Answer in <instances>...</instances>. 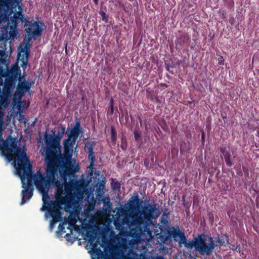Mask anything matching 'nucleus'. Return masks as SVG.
Here are the masks:
<instances>
[{
	"mask_svg": "<svg viewBox=\"0 0 259 259\" xmlns=\"http://www.w3.org/2000/svg\"><path fill=\"white\" fill-rule=\"evenodd\" d=\"M66 237H68V236H70V234H67L66 235Z\"/></svg>",
	"mask_w": 259,
	"mask_h": 259,
	"instance_id": "nucleus-47",
	"label": "nucleus"
},
{
	"mask_svg": "<svg viewBox=\"0 0 259 259\" xmlns=\"http://www.w3.org/2000/svg\"><path fill=\"white\" fill-rule=\"evenodd\" d=\"M21 52L22 54L19 53L18 54V58H20L22 62L21 66L23 68H26L28 64V58L30 54L29 46L26 45L23 49H22Z\"/></svg>",
	"mask_w": 259,
	"mask_h": 259,
	"instance_id": "nucleus-13",
	"label": "nucleus"
},
{
	"mask_svg": "<svg viewBox=\"0 0 259 259\" xmlns=\"http://www.w3.org/2000/svg\"><path fill=\"white\" fill-rule=\"evenodd\" d=\"M155 100L157 103H160V100L157 96L155 98Z\"/></svg>",
	"mask_w": 259,
	"mask_h": 259,
	"instance_id": "nucleus-41",
	"label": "nucleus"
},
{
	"mask_svg": "<svg viewBox=\"0 0 259 259\" xmlns=\"http://www.w3.org/2000/svg\"><path fill=\"white\" fill-rule=\"evenodd\" d=\"M224 156L226 165L229 167L232 166L233 163L231 159V154L230 152H226V153L224 155Z\"/></svg>",
	"mask_w": 259,
	"mask_h": 259,
	"instance_id": "nucleus-21",
	"label": "nucleus"
},
{
	"mask_svg": "<svg viewBox=\"0 0 259 259\" xmlns=\"http://www.w3.org/2000/svg\"><path fill=\"white\" fill-rule=\"evenodd\" d=\"M219 150L223 154V155L226 153V152H229V151L227 150V147L225 146H221L219 148Z\"/></svg>",
	"mask_w": 259,
	"mask_h": 259,
	"instance_id": "nucleus-31",
	"label": "nucleus"
},
{
	"mask_svg": "<svg viewBox=\"0 0 259 259\" xmlns=\"http://www.w3.org/2000/svg\"><path fill=\"white\" fill-rule=\"evenodd\" d=\"M206 241V237L204 233L199 234L194 238L193 248L202 255H211L216 246L213 238L211 236L208 238V244Z\"/></svg>",
	"mask_w": 259,
	"mask_h": 259,
	"instance_id": "nucleus-5",
	"label": "nucleus"
},
{
	"mask_svg": "<svg viewBox=\"0 0 259 259\" xmlns=\"http://www.w3.org/2000/svg\"><path fill=\"white\" fill-rule=\"evenodd\" d=\"M13 89L4 85L2 95L11 97L12 91Z\"/></svg>",
	"mask_w": 259,
	"mask_h": 259,
	"instance_id": "nucleus-24",
	"label": "nucleus"
},
{
	"mask_svg": "<svg viewBox=\"0 0 259 259\" xmlns=\"http://www.w3.org/2000/svg\"><path fill=\"white\" fill-rule=\"evenodd\" d=\"M123 9H124V10L125 11H126V8H125L124 7V8H123Z\"/></svg>",
	"mask_w": 259,
	"mask_h": 259,
	"instance_id": "nucleus-49",
	"label": "nucleus"
},
{
	"mask_svg": "<svg viewBox=\"0 0 259 259\" xmlns=\"http://www.w3.org/2000/svg\"><path fill=\"white\" fill-rule=\"evenodd\" d=\"M95 145V142L88 141L85 143L84 150L88 154V157H95L94 152V147Z\"/></svg>",
	"mask_w": 259,
	"mask_h": 259,
	"instance_id": "nucleus-17",
	"label": "nucleus"
},
{
	"mask_svg": "<svg viewBox=\"0 0 259 259\" xmlns=\"http://www.w3.org/2000/svg\"><path fill=\"white\" fill-rule=\"evenodd\" d=\"M111 141L113 144H115L116 141L117 134L114 126L111 127Z\"/></svg>",
	"mask_w": 259,
	"mask_h": 259,
	"instance_id": "nucleus-25",
	"label": "nucleus"
},
{
	"mask_svg": "<svg viewBox=\"0 0 259 259\" xmlns=\"http://www.w3.org/2000/svg\"><path fill=\"white\" fill-rule=\"evenodd\" d=\"M58 229H59V231L60 232L61 234H62L63 233L65 232V231H64L65 228L63 225H61V224H60L58 226Z\"/></svg>",
	"mask_w": 259,
	"mask_h": 259,
	"instance_id": "nucleus-34",
	"label": "nucleus"
},
{
	"mask_svg": "<svg viewBox=\"0 0 259 259\" xmlns=\"http://www.w3.org/2000/svg\"><path fill=\"white\" fill-rule=\"evenodd\" d=\"M205 139V134L204 132H202V135H201V140L202 142H204Z\"/></svg>",
	"mask_w": 259,
	"mask_h": 259,
	"instance_id": "nucleus-37",
	"label": "nucleus"
},
{
	"mask_svg": "<svg viewBox=\"0 0 259 259\" xmlns=\"http://www.w3.org/2000/svg\"><path fill=\"white\" fill-rule=\"evenodd\" d=\"M22 12L21 11H16L13 14V16L10 18L8 21V24H14L15 26H18L19 22L26 24V21H28Z\"/></svg>",
	"mask_w": 259,
	"mask_h": 259,
	"instance_id": "nucleus-11",
	"label": "nucleus"
},
{
	"mask_svg": "<svg viewBox=\"0 0 259 259\" xmlns=\"http://www.w3.org/2000/svg\"><path fill=\"white\" fill-rule=\"evenodd\" d=\"M218 63L219 64L222 65L224 64V60L222 56H220L218 58Z\"/></svg>",
	"mask_w": 259,
	"mask_h": 259,
	"instance_id": "nucleus-35",
	"label": "nucleus"
},
{
	"mask_svg": "<svg viewBox=\"0 0 259 259\" xmlns=\"http://www.w3.org/2000/svg\"><path fill=\"white\" fill-rule=\"evenodd\" d=\"M99 13L101 16L102 20L105 23H107L108 21V16L101 10L99 11Z\"/></svg>",
	"mask_w": 259,
	"mask_h": 259,
	"instance_id": "nucleus-27",
	"label": "nucleus"
},
{
	"mask_svg": "<svg viewBox=\"0 0 259 259\" xmlns=\"http://www.w3.org/2000/svg\"><path fill=\"white\" fill-rule=\"evenodd\" d=\"M103 202L105 205H107L109 207H110L111 205V203L110 202V200L109 198H105L103 200Z\"/></svg>",
	"mask_w": 259,
	"mask_h": 259,
	"instance_id": "nucleus-32",
	"label": "nucleus"
},
{
	"mask_svg": "<svg viewBox=\"0 0 259 259\" xmlns=\"http://www.w3.org/2000/svg\"><path fill=\"white\" fill-rule=\"evenodd\" d=\"M110 111L107 112L108 114L112 115L114 112V101L112 98L111 99L110 101Z\"/></svg>",
	"mask_w": 259,
	"mask_h": 259,
	"instance_id": "nucleus-28",
	"label": "nucleus"
},
{
	"mask_svg": "<svg viewBox=\"0 0 259 259\" xmlns=\"http://www.w3.org/2000/svg\"><path fill=\"white\" fill-rule=\"evenodd\" d=\"M147 202L148 204L144 206L142 210L132 217V224L136 227L131 230V233L136 238L145 235L151 236L152 231L149 228L150 225L153 220L157 218L160 214L156 204L151 205L148 201Z\"/></svg>",
	"mask_w": 259,
	"mask_h": 259,
	"instance_id": "nucleus-3",
	"label": "nucleus"
},
{
	"mask_svg": "<svg viewBox=\"0 0 259 259\" xmlns=\"http://www.w3.org/2000/svg\"><path fill=\"white\" fill-rule=\"evenodd\" d=\"M120 184L117 182L115 183L114 186V189H115L116 188H119L120 187Z\"/></svg>",
	"mask_w": 259,
	"mask_h": 259,
	"instance_id": "nucleus-36",
	"label": "nucleus"
},
{
	"mask_svg": "<svg viewBox=\"0 0 259 259\" xmlns=\"http://www.w3.org/2000/svg\"><path fill=\"white\" fill-rule=\"evenodd\" d=\"M121 148H122V149H123V150L124 149V146H121Z\"/></svg>",
	"mask_w": 259,
	"mask_h": 259,
	"instance_id": "nucleus-51",
	"label": "nucleus"
},
{
	"mask_svg": "<svg viewBox=\"0 0 259 259\" xmlns=\"http://www.w3.org/2000/svg\"><path fill=\"white\" fill-rule=\"evenodd\" d=\"M166 69L167 70L169 71V66L166 65Z\"/></svg>",
	"mask_w": 259,
	"mask_h": 259,
	"instance_id": "nucleus-44",
	"label": "nucleus"
},
{
	"mask_svg": "<svg viewBox=\"0 0 259 259\" xmlns=\"http://www.w3.org/2000/svg\"><path fill=\"white\" fill-rule=\"evenodd\" d=\"M193 102V101H188L189 104H191Z\"/></svg>",
	"mask_w": 259,
	"mask_h": 259,
	"instance_id": "nucleus-46",
	"label": "nucleus"
},
{
	"mask_svg": "<svg viewBox=\"0 0 259 259\" xmlns=\"http://www.w3.org/2000/svg\"><path fill=\"white\" fill-rule=\"evenodd\" d=\"M168 214V213H166L165 212H163V214H162V215H163V216H164V215H167Z\"/></svg>",
	"mask_w": 259,
	"mask_h": 259,
	"instance_id": "nucleus-45",
	"label": "nucleus"
},
{
	"mask_svg": "<svg viewBox=\"0 0 259 259\" xmlns=\"http://www.w3.org/2000/svg\"><path fill=\"white\" fill-rule=\"evenodd\" d=\"M2 122L0 121V136H1V133L2 132Z\"/></svg>",
	"mask_w": 259,
	"mask_h": 259,
	"instance_id": "nucleus-40",
	"label": "nucleus"
},
{
	"mask_svg": "<svg viewBox=\"0 0 259 259\" xmlns=\"http://www.w3.org/2000/svg\"><path fill=\"white\" fill-rule=\"evenodd\" d=\"M96 250H97V253L96 254L98 255V256H99L100 254H102V251L100 249H96Z\"/></svg>",
	"mask_w": 259,
	"mask_h": 259,
	"instance_id": "nucleus-38",
	"label": "nucleus"
},
{
	"mask_svg": "<svg viewBox=\"0 0 259 259\" xmlns=\"http://www.w3.org/2000/svg\"><path fill=\"white\" fill-rule=\"evenodd\" d=\"M18 8L19 11H21V12H22V10H23V9H22V7H21V6H18Z\"/></svg>",
	"mask_w": 259,
	"mask_h": 259,
	"instance_id": "nucleus-42",
	"label": "nucleus"
},
{
	"mask_svg": "<svg viewBox=\"0 0 259 259\" xmlns=\"http://www.w3.org/2000/svg\"><path fill=\"white\" fill-rule=\"evenodd\" d=\"M42 26H45L43 22L34 20L26 21L24 27L25 31L28 35V40H31L32 37L40 36L42 32V29L41 28Z\"/></svg>",
	"mask_w": 259,
	"mask_h": 259,
	"instance_id": "nucleus-8",
	"label": "nucleus"
},
{
	"mask_svg": "<svg viewBox=\"0 0 259 259\" xmlns=\"http://www.w3.org/2000/svg\"><path fill=\"white\" fill-rule=\"evenodd\" d=\"M93 2L96 5H97L98 4L99 0H93Z\"/></svg>",
	"mask_w": 259,
	"mask_h": 259,
	"instance_id": "nucleus-43",
	"label": "nucleus"
},
{
	"mask_svg": "<svg viewBox=\"0 0 259 259\" xmlns=\"http://www.w3.org/2000/svg\"><path fill=\"white\" fill-rule=\"evenodd\" d=\"M66 47H67V44L66 45ZM67 48H66V52H67Z\"/></svg>",
	"mask_w": 259,
	"mask_h": 259,
	"instance_id": "nucleus-50",
	"label": "nucleus"
},
{
	"mask_svg": "<svg viewBox=\"0 0 259 259\" xmlns=\"http://www.w3.org/2000/svg\"><path fill=\"white\" fill-rule=\"evenodd\" d=\"M45 160L47 165V176H45L43 185H39V188L42 189L44 197L46 194L47 197L49 198L48 192L51 185L56 187L57 193L62 194L64 192L63 184L57 179L58 172L64 183H65V188L67 189L68 186L66 183L68 177L77 172L79 168L78 165L75 166V160L66 161L60 157L55 160Z\"/></svg>",
	"mask_w": 259,
	"mask_h": 259,
	"instance_id": "nucleus-2",
	"label": "nucleus"
},
{
	"mask_svg": "<svg viewBox=\"0 0 259 259\" xmlns=\"http://www.w3.org/2000/svg\"><path fill=\"white\" fill-rule=\"evenodd\" d=\"M22 0H0V23L5 19L14 3L19 4Z\"/></svg>",
	"mask_w": 259,
	"mask_h": 259,
	"instance_id": "nucleus-9",
	"label": "nucleus"
},
{
	"mask_svg": "<svg viewBox=\"0 0 259 259\" xmlns=\"http://www.w3.org/2000/svg\"><path fill=\"white\" fill-rule=\"evenodd\" d=\"M170 234L172 236L175 241H178V238H180L181 235H184L185 234L178 228V230L174 229Z\"/></svg>",
	"mask_w": 259,
	"mask_h": 259,
	"instance_id": "nucleus-20",
	"label": "nucleus"
},
{
	"mask_svg": "<svg viewBox=\"0 0 259 259\" xmlns=\"http://www.w3.org/2000/svg\"><path fill=\"white\" fill-rule=\"evenodd\" d=\"M123 9H124V10L125 11H126V8H125L124 7V8H123Z\"/></svg>",
	"mask_w": 259,
	"mask_h": 259,
	"instance_id": "nucleus-48",
	"label": "nucleus"
},
{
	"mask_svg": "<svg viewBox=\"0 0 259 259\" xmlns=\"http://www.w3.org/2000/svg\"><path fill=\"white\" fill-rule=\"evenodd\" d=\"M190 38L187 34H182L179 38H178L176 44V48L177 50L181 49L182 47L185 45L189 44Z\"/></svg>",
	"mask_w": 259,
	"mask_h": 259,
	"instance_id": "nucleus-15",
	"label": "nucleus"
},
{
	"mask_svg": "<svg viewBox=\"0 0 259 259\" xmlns=\"http://www.w3.org/2000/svg\"><path fill=\"white\" fill-rule=\"evenodd\" d=\"M0 149L9 161L15 158V166L16 172L20 176L22 185L33 186V181L34 185L41 193L42 189L39 188V184L43 185L45 176L40 171L33 174L32 165L26 155L25 146H23L22 148L18 147L17 139L10 135L6 140L3 141L2 144L0 145Z\"/></svg>",
	"mask_w": 259,
	"mask_h": 259,
	"instance_id": "nucleus-1",
	"label": "nucleus"
},
{
	"mask_svg": "<svg viewBox=\"0 0 259 259\" xmlns=\"http://www.w3.org/2000/svg\"><path fill=\"white\" fill-rule=\"evenodd\" d=\"M186 137L187 138H191V137H192V135H191V133H188L186 135Z\"/></svg>",
	"mask_w": 259,
	"mask_h": 259,
	"instance_id": "nucleus-39",
	"label": "nucleus"
},
{
	"mask_svg": "<svg viewBox=\"0 0 259 259\" xmlns=\"http://www.w3.org/2000/svg\"><path fill=\"white\" fill-rule=\"evenodd\" d=\"M134 134L135 140L137 142L139 141L141 139V134L136 130L134 131Z\"/></svg>",
	"mask_w": 259,
	"mask_h": 259,
	"instance_id": "nucleus-30",
	"label": "nucleus"
},
{
	"mask_svg": "<svg viewBox=\"0 0 259 259\" xmlns=\"http://www.w3.org/2000/svg\"><path fill=\"white\" fill-rule=\"evenodd\" d=\"M44 205L41 208L42 210H48L52 220L50 221V228H53L55 224L59 221L61 217V213L59 211L61 204H63L59 201H51V204L43 198Z\"/></svg>",
	"mask_w": 259,
	"mask_h": 259,
	"instance_id": "nucleus-7",
	"label": "nucleus"
},
{
	"mask_svg": "<svg viewBox=\"0 0 259 259\" xmlns=\"http://www.w3.org/2000/svg\"><path fill=\"white\" fill-rule=\"evenodd\" d=\"M133 259H150L149 257L145 254L142 253L137 257H134ZM151 259H165L163 256H158L155 258H152Z\"/></svg>",
	"mask_w": 259,
	"mask_h": 259,
	"instance_id": "nucleus-23",
	"label": "nucleus"
},
{
	"mask_svg": "<svg viewBox=\"0 0 259 259\" xmlns=\"http://www.w3.org/2000/svg\"><path fill=\"white\" fill-rule=\"evenodd\" d=\"M72 128L80 131V132H83L82 127L81 126L80 121L78 118L76 119L75 125Z\"/></svg>",
	"mask_w": 259,
	"mask_h": 259,
	"instance_id": "nucleus-26",
	"label": "nucleus"
},
{
	"mask_svg": "<svg viewBox=\"0 0 259 259\" xmlns=\"http://www.w3.org/2000/svg\"><path fill=\"white\" fill-rule=\"evenodd\" d=\"M128 206L130 209L132 210L138 211L140 206L143 201L139 198L137 193H135L134 196L129 199Z\"/></svg>",
	"mask_w": 259,
	"mask_h": 259,
	"instance_id": "nucleus-14",
	"label": "nucleus"
},
{
	"mask_svg": "<svg viewBox=\"0 0 259 259\" xmlns=\"http://www.w3.org/2000/svg\"><path fill=\"white\" fill-rule=\"evenodd\" d=\"M224 236L226 238V241H223L222 239H221L220 237H218L216 239L217 242L219 244V246H222L226 244H227L229 243V236L228 235L225 234Z\"/></svg>",
	"mask_w": 259,
	"mask_h": 259,
	"instance_id": "nucleus-22",
	"label": "nucleus"
},
{
	"mask_svg": "<svg viewBox=\"0 0 259 259\" xmlns=\"http://www.w3.org/2000/svg\"><path fill=\"white\" fill-rule=\"evenodd\" d=\"M83 132L72 128L70 133L67 134V138L63 142V153L62 155H60V157H62L63 159L66 161L75 160L72 158L73 146L79 136Z\"/></svg>",
	"mask_w": 259,
	"mask_h": 259,
	"instance_id": "nucleus-6",
	"label": "nucleus"
},
{
	"mask_svg": "<svg viewBox=\"0 0 259 259\" xmlns=\"http://www.w3.org/2000/svg\"><path fill=\"white\" fill-rule=\"evenodd\" d=\"M182 200L183 202L184 206L185 208L189 209L190 207V203L185 201V196L183 197Z\"/></svg>",
	"mask_w": 259,
	"mask_h": 259,
	"instance_id": "nucleus-33",
	"label": "nucleus"
},
{
	"mask_svg": "<svg viewBox=\"0 0 259 259\" xmlns=\"http://www.w3.org/2000/svg\"><path fill=\"white\" fill-rule=\"evenodd\" d=\"M88 159L90 161V163L89 166V167L91 169L92 171H93V169H94V166L95 165V157H89Z\"/></svg>",
	"mask_w": 259,
	"mask_h": 259,
	"instance_id": "nucleus-29",
	"label": "nucleus"
},
{
	"mask_svg": "<svg viewBox=\"0 0 259 259\" xmlns=\"http://www.w3.org/2000/svg\"><path fill=\"white\" fill-rule=\"evenodd\" d=\"M65 127L63 126L60 127V131L55 135V132L52 131V136L48 135L47 133L45 135V142L46 145L45 152V160H55L60 158L61 153V146L60 141L65 133Z\"/></svg>",
	"mask_w": 259,
	"mask_h": 259,
	"instance_id": "nucleus-4",
	"label": "nucleus"
},
{
	"mask_svg": "<svg viewBox=\"0 0 259 259\" xmlns=\"http://www.w3.org/2000/svg\"><path fill=\"white\" fill-rule=\"evenodd\" d=\"M180 243L184 244V246L188 249H192L194 245V239L191 241H187V238L185 235H181L180 238Z\"/></svg>",
	"mask_w": 259,
	"mask_h": 259,
	"instance_id": "nucleus-19",
	"label": "nucleus"
},
{
	"mask_svg": "<svg viewBox=\"0 0 259 259\" xmlns=\"http://www.w3.org/2000/svg\"><path fill=\"white\" fill-rule=\"evenodd\" d=\"M24 78V76H20L18 78V84L17 86L16 92L18 94L22 97L24 95V94L29 91L31 88V84L28 81L24 80L22 81V79Z\"/></svg>",
	"mask_w": 259,
	"mask_h": 259,
	"instance_id": "nucleus-10",
	"label": "nucleus"
},
{
	"mask_svg": "<svg viewBox=\"0 0 259 259\" xmlns=\"http://www.w3.org/2000/svg\"><path fill=\"white\" fill-rule=\"evenodd\" d=\"M17 26H15L14 24L9 25L8 23L7 24L6 30L7 32L9 33L10 39H14L16 37L17 34Z\"/></svg>",
	"mask_w": 259,
	"mask_h": 259,
	"instance_id": "nucleus-16",
	"label": "nucleus"
},
{
	"mask_svg": "<svg viewBox=\"0 0 259 259\" xmlns=\"http://www.w3.org/2000/svg\"><path fill=\"white\" fill-rule=\"evenodd\" d=\"M94 247H95V245L93 246V247H92V249H93Z\"/></svg>",
	"mask_w": 259,
	"mask_h": 259,
	"instance_id": "nucleus-52",
	"label": "nucleus"
},
{
	"mask_svg": "<svg viewBox=\"0 0 259 259\" xmlns=\"http://www.w3.org/2000/svg\"><path fill=\"white\" fill-rule=\"evenodd\" d=\"M16 84V77L9 76L6 78L4 85L14 89Z\"/></svg>",
	"mask_w": 259,
	"mask_h": 259,
	"instance_id": "nucleus-18",
	"label": "nucleus"
},
{
	"mask_svg": "<svg viewBox=\"0 0 259 259\" xmlns=\"http://www.w3.org/2000/svg\"><path fill=\"white\" fill-rule=\"evenodd\" d=\"M23 189L22 190V199L21 204L23 205L29 200L32 196L33 193V186H29L22 185Z\"/></svg>",
	"mask_w": 259,
	"mask_h": 259,
	"instance_id": "nucleus-12",
	"label": "nucleus"
}]
</instances>
